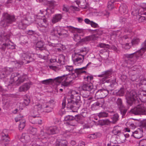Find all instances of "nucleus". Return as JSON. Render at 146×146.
Masks as SVG:
<instances>
[{
	"instance_id": "f257e3e1",
	"label": "nucleus",
	"mask_w": 146,
	"mask_h": 146,
	"mask_svg": "<svg viewBox=\"0 0 146 146\" xmlns=\"http://www.w3.org/2000/svg\"><path fill=\"white\" fill-rule=\"evenodd\" d=\"M142 48L136 53H134L125 55V60L124 62V66L130 67L135 62L137 57H139L143 55L146 51V39L142 44Z\"/></svg>"
},
{
	"instance_id": "f03ea898",
	"label": "nucleus",
	"mask_w": 146,
	"mask_h": 146,
	"mask_svg": "<svg viewBox=\"0 0 146 146\" xmlns=\"http://www.w3.org/2000/svg\"><path fill=\"white\" fill-rule=\"evenodd\" d=\"M15 20L16 18L14 15L4 13L2 14L0 25L1 26L5 27L15 22Z\"/></svg>"
},
{
	"instance_id": "7ed1b4c3",
	"label": "nucleus",
	"mask_w": 146,
	"mask_h": 146,
	"mask_svg": "<svg viewBox=\"0 0 146 146\" xmlns=\"http://www.w3.org/2000/svg\"><path fill=\"white\" fill-rule=\"evenodd\" d=\"M27 77L25 74L20 76L17 73H13L11 75L10 82L11 84L14 83L16 85L19 86L25 81Z\"/></svg>"
},
{
	"instance_id": "20e7f679",
	"label": "nucleus",
	"mask_w": 146,
	"mask_h": 146,
	"mask_svg": "<svg viewBox=\"0 0 146 146\" xmlns=\"http://www.w3.org/2000/svg\"><path fill=\"white\" fill-rule=\"evenodd\" d=\"M59 132V129L56 126L49 128L47 131L46 133L44 134L43 131H41L40 133L38 138V139L42 140H46V138L45 137L46 134L48 135H53L58 133Z\"/></svg>"
},
{
	"instance_id": "39448f33",
	"label": "nucleus",
	"mask_w": 146,
	"mask_h": 146,
	"mask_svg": "<svg viewBox=\"0 0 146 146\" xmlns=\"http://www.w3.org/2000/svg\"><path fill=\"white\" fill-rule=\"evenodd\" d=\"M130 112L135 115H146V109L143 104L138 105L130 110Z\"/></svg>"
},
{
	"instance_id": "423d86ee",
	"label": "nucleus",
	"mask_w": 146,
	"mask_h": 146,
	"mask_svg": "<svg viewBox=\"0 0 146 146\" xmlns=\"http://www.w3.org/2000/svg\"><path fill=\"white\" fill-rule=\"evenodd\" d=\"M42 109V105L38 104L35 105L31 110L30 113L32 117L35 118L38 117L41 112L40 110Z\"/></svg>"
},
{
	"instance_id": "0eeeda50",
	"label": "nucleus",
	"mask_w": 146,
	"mask_h": 146,
	"mask_svg": "<svg viewBox=\"0 0 146 146\" xmlns=\"http://www.w3.org/2000/svg\"><path fill=\"white\" fill-rule=\"evenodd\" d=\"M74 75V73H72L71 75L70 74L68 75H64L62 76L58 77L55 78V80H56L58 82H60L63 80H65L66 81L71 84L72 82L73 79H74L75 78Z\"/></svg>"
},
{
	"instance_id": "6e6552de",
	"label": "nucleus",
	"mask_w": 146,
	"mask_h": 146,
	"mask_svg": "<svg viewBox=\"0 0 146 146\" xmlns=\"http://www.w3.org/2000/svg\"><path fill=\"white\" fill-rule=\"evenodd\" d=\"M137 96L135 91L134 90H131L127 95L126 98L127 103L131 105L134 101L135 102H138V101L135 100Z\"/></svg>"
},
{
	"instance_id": "1a4fd4ad",
	"label": "nucleus",
	"mask_w": 146,
	"mask_h": 146,
	"mask_svg": "<svg viewBox=\"0 0 146 146\" xmlns=\"http://www.w3.org/2000/svg\"><path fill=\"white\" fill-rule=\"evenodd\" d=\"M74 99L75 100H70L69 101L67 104V107L68 108L70 109H72L76 106L80 100V97L79 95L75 96V98Z\"/></svg>"
},
{
	"instance_id": "9d476101",
	"label": "nucleus",
	"mask_w": 146,
	"mask_h": 146,
	"mask_svg": "<svg viewBox=\"0 0 146 146\" xmlns=\"http://www.w3.org/2000/svg\"><path fill=\"white\" fill-rule=\"evenodd\" d=\"M76 55H78L75 59L73 60L74 64L76 66H79L81 65L83 62L84 60V54H79V53H76Z\"/></svg>"
},
{
	"instance_id": "9b49d317",
	"label": "nucleus",
	"mask_w": 146,
	"mask_h": 146,
	"mask_svg": "<svg viewBox=\"0 0 146 146\" xmlns=\"http://www.w3.org/2000/svg\"><path fill=\"white\" fill-rule=\"evenodd\" d=\"M23 116L19 115L15 118L16 122L20 121V124L19 125V130H22L25 127L26 125V120L23 119Z\"/></svg>"
},
{
	"instance_id": "f8f14e48",
	"label": "nucleus",
	"mask_w": 146,
	"mask_h": 146,
	"mask_svg": "<svg viewBox=\"0 0 146 146\" xmlns=\"http://www.w3.org/2000/svg\"><path fill=\"white\" fill-rule=\"evenodd\" d=\"M0 49L4 51L6 49H13L14 46L9 43L5 42L2 38L0 36Z\"/></svg>"
},
{
	"instance_id": "ddd939ff",
	"label": "nucleus",
	"mask_w": 146,
	"mask_h": 146,
	"mask_svg": "<svg viewBox=\"0 0 146 146\" xmlns=\"http://www.w3.org/2000/svg\"><path fill=\"white\" fill-rule=\"evenodd\" d=\"M112 74V71L111 70H108L102 72V74L99 75L98 76L102 77L100 80L103 83L106 82H107L106 81V79L109 78Z\"/></svg>"
},
{
	"instance_id": "4468645a",
	"label": "nucleus",
	"mask_w": 146,
	"mask_h": 146,
	"mask_svg": "<svg viewBox=\"0 0 146 146\" xmlns=\"http://www.w3.org/2000/svg\"><path fill=\"white\" fill-rule=\"evenodd\" d=\"M116 103L119 108L122 117L127 112V109L125 108L122 104V100L120 98H118L117 101Z\"/></svg>"
},
{
	"instance_id": "2eb2a0df",
	"label": "nucleus",
	"mask_w": 146,
	"mask_h": 146,
	"mask_svg": "<svg viewBox=\"0 0 146 146\" xmlns=\"http://www.w3.org/2000/svg\"><path fill=\"white\" fill-rule=\"evenodd\" d=\"M108 90L104 89L99 90L95 94V97L97 99L104 98L108 95Z\"/></svg>"
},
{
	"instance_id": "dca6fc26",
	"label": "nucleus",
	"mask_w": 146,
	"mask_h": 146,
	"mask_svg": "<svg viewBox=\"0 0 146 146\" xmlns=\"http://www.w3.org/2000/svg\"><path fill=\"white\" fill-rule=\"evenodd\" d=\"M81 88L83 90L88 91L91 94L94 93L95 91V89L93 88L92 84L90 83L83 84L81 86Z\"/></svg>"
},
{
	"instance_id": "f3484780",
	"label": "nucleus",
	"mask_w": 146,
	"mask_h": 146,
	"mask_svg": "<svg viewBox=\"0 0 146 146\" xmlns=\"http://www.w3.org/2000/svg\"><path fill=\"white\" fill-rule=\"evenodd\" d=\"M13 71V70L12 68H4L2 69V71L0 74V76L1 78H5L9 75Z\"/></svg>"
},
{
	"instance_id": "a211bd4d",
	"label": "nucleus",
	"mask_w": 146,
	"mask_h": 146,
	"mask_svg": "<svg viewBox=\"0 0 146 146\" xmlns=\"http://www.w3.org/2000/svg\"><path fill=\"white\" fill-rule=\"evenodd\" d=\"M30 87V84L29 83H25L19 87L18 91L20 92H25L29 89Z\"/></svg>"
},
{
	"instance_id": "6ab92c4d",
	"label": "nucleus",
	"mask_w": 146,
	"mask_h": 146,
	"mask_svg": "<svg viewBox=\"0 0 146 146\" xmlns=\"http://www.w3.org/2000/svg\"><path fill=\"white\" fill-rule=\"evenodd\" d=\"M91 64V62L89 63L85 67H84L81 68H76L74 70V72L76 74V75L74 74V76L75 77H78V75L81 73H86V72L85 71L83 70V69H85L87 66Z\"/></svg>"
},
{
	"instance_id": "aec40b11",
	"label": "nucleus",
	"mask_w": 146,
	"mask_h": 146,
	"mask_svg": "<svg viewBox=\"0 0 146 146\" xmlns=\"http://www.w3.org/2000/svg\"><path fill=\"white\" fill-rule=\"evenodd\" d=\"M31 54L28 52H23L22 54L21 58L23 60H27V63H28L32 60L29 61L28 59H30L31 58Z\"/></svg>"
},
{
	"instance_id": "412c9836",
	"label": "nucleus",
	"mask_w": 146,
	"mask_h": 146,
	"mask_svg": "<svg viewBox=\"0 0 146 146\" xmlns=\"http://www.w3.org/2000/svg\"><path fill=\"white\" fill-rule=\"evenodd\" d=\"M37 24L40 27H46V26L48 25V23L47 20L44 17L39 19L38 21Z\"/></svg>"
},
{
	"instance_id": "4be33fe9",
	"label": "nucleus",
	"mask_w": 146,
	"mask_h": 146,
	"mask_svg": "<svg viewBox=\"0 0 146 146\" xmlns=\"http://www.w3.org/2000/svg\"><path fill=\"white\" fill-rule=\"evenodd\" d=\"M27 20L26 19H23L18 23V27L20 29H25L27 27L26 22Z\"/></svg>"
},
{
	"instance_id": "5701e85b",
	"label": "nucleus",
	"mask_w": 146,
	"mask_h": 146,
	"mask_svg": "<svg viewBox=\"0 0 146 146\" xmlns=\"http://www.w3.org/2000/svg\"><path fill=\"white\" fill-rule=\"evenodd\" d=\"M59 29L60 27H58L53 28L52 30L51 31V35L54 36H56L58 34L59 35H62V33L59 32L58 30Z\"/></svg>"
},
{
	"instance_id": "b1692460",
	"label": "nucleus",
	"mask_w": 146,
	"mask_h": 146,
	"mask_svg": "<svg viewBox=\"0 0 146 146\" xmlns=\"http://www.w3.org/2000/svg\"><path fill=\"white\" fill-rule=\"evenodd\" d=\"M62 18V16L60 14H57L53 16L52 21L53 23H55L60 21Z\"/></svg>"
},
{
	"instance_id": "393cba45",
	"label": "nucleus",
	"mask_w": 146,
	"mask_h": 146,
	"mask_svg": "<svg viewBox=\"0 0 146 146\" xmlns=\"http://www.w3.org/2000/svg\"><path fill=\"white\" fill-rule=\"evenodd\" d=\"M119 10L120 13L122 14L126 13L127 12V6L125 4H122L119 7Z\"/></svg>"
},
{
	"instance_id": "a878e982",
	"label": "nucleus",
	"mask_w": 146,
	"mask_h": 146,
	"mask_svg": "<svg viewBox=\"0 0 146 146\" xmlns=\"http://www.w3.org/2000/svg\"><path fill=\"white\" fill-rule=\"evenodd\" d=\"M121 127L116 126L114 127L112 131V133L114 135H117L121 133Z\"/></svg>"
},
{
	"instance_id": "bb28decb",
	"label": "nucleus",
	"mask_w": 146,
	"mask_h": 146,
	"mask_svg": "<svg viewBox=\"0 0 146 146\" xmlns=\"http://www.w3.org/2000/svg\"><path fill=\"white\" fill-rule=\"evenodd\" d=\"M21 139L23 142H28L30 139V137L27 134H23Z\"/></svg>"
},
{
	"instance_id": "cd10ccee",
	"label": "nucleus",
	"mask_w": 146,
	"mask_h": 146,
	"mask_svg": "<svg viewBox=\"0 0 146 146\" xmlns=\"http://www.w3.org/2000/svg\"><path fill=\"white\" fill-rule=\"evenodd\" d=\"M44 43L42 41H38L36 44V46L37 50H39L42 51L45 49V48L43 47Z\"/></svg>"
},
{
	"instance_id": "c85d7f7f",
	"label": "nucleus",
	"mask_w": 146,
	"mask_h": 146,
	"mask_svg": "<svg viewBox=\"0 0 146 146\" xmlns=\"http://www.w3.org/2000/svg\"><path fill=\"white\" fill-rule=\"evenodd\" d=\"M10 140H9L7 138H1L0 140V146H6L9 143Z\"/></svg>"
},
{
	"instance_id": "c756f323",
	"label": "nucleus",
	"mask_w": 146,
	"mask_h": 146,
	"mask_svg": "<svg viewBox=\"0 0 146 146\" xmlns=\"http://www.w3.org/2000/svg\"><path fill=\"white\" fill-rule=\"evenodd\" d=\"M42 106V108H43L44 109L46 112H50L52 110L53 106H50L48 104H46L45 106L44 105Z\"/></svg>"
},
{
	"instance_id": "7c9ffc66",
	"label": "nucleus",
	"mask_w": 146,
	"mask_h": 146,
	"mask_svg": "<svg viewBox=\"0 0 146 146\" xmlns=\"http://www.w3.org/2000/svg\"><path fill=\"white\" fill-rule=\"evenodd\" d=\"M8 131L7 129H5L3 130L2 133V139L5 138V139L7 138L9 140V138L8 137Z\"/></svg>"
},
{
	"instance_id": "2f4dec72",
	"label": "nucleus",
	"mask_w": 146,
	"mask_h": 146,
	"mask_svg": "<svg viewBox=\"0 0 146 146\" xmlns=\"http://www.w3.org/2000/svg\"><path fill=\"white\" fill-rule=\"evenodd\" d=\"M110 84L109 86V87H111V88H109V89L110 91L112 90L115 87V85H116L117 83L116 82L115 79H113L111 80L110 82Z\"/></svg>"
},
{
	"instance_id": "473e14b6",
	"label": "nucleus",
	"mask_w": 146,
	"mask_h": 146,
	"mask_svg": "<svg viewBox=\"0 0 146 146\" xmlns=\"http://www.w3.org/2000/svg\"><path fill=\"white\" fill-rule=\"evenodd\" d=\"M30 100L29 96L25 95L24 97V103L26 106H27L30 103Z\"/></svg>"
},
{
	"instance_id": "72a5a7b5",
	"label": "nucleus",
	"mask_w": 146,
	"mask_h": 146,
	"mask_svg": "<svg viewBox=\"0 0 146 146\" xmlns=\"http://www.w3.org/2000/svg\"><path fill=\"white\" fill-rule=\"evenodd\" d=\"M119 116L116 113L114 114L111 117L112 119L111 123H115L117 121L119 120Z\"/></svg>"
},
{
	"instance_id": "f704fd0d",
	"label": "nucleus",
	"mask_w": 146,
	"mask_h": 146,
	"mask_svg": "<svg viewBox=\"0 0 146 146\" xmlns=\"http://www.w3.org/2000/svg\"><path fill=\"white\" fill-rule=\"evenodd\" d=\"M94 36L93 35L90 36L86 37L81 40L82 42H87L93 40Z\"/></svg>"
},
{
	"instance_id": "c9c22d12",
	"label": "nucleus",
	"mask_w": 146,
	"mask_h": 146,
	"mask_svg": "<svg viewBox=\"0 0 146 146\" xmlns=\"http://www.w3.org/2000/svg\"><path fill=\"white\" fill-rule=\"evenodd\" d=\"M79 3L80 7L83 8H85L86 7V0H80Z\"/></svg>"
},
{
	"instance_id": "e433bc0d",
	"label": "nucleus",
	"mask_w": 146,
	"mask_h": 146,
	"mask_svg": "<svg viewBox=\"0 0 146 146\" xmlns=\"http://www.w3.org/2000/svg\"><path fill=\"white\" fill-rule=\"evenodd\" d=\"M48 3L50 7L53 9L54 7L57 5V3L54 1L51 0L48 1Z\"/></svg>"
},
{
	"instance_id": "4c0bfd02",
	"label": "nucleus",
	"mask_w": 146,
	"mask_h": 146,
	"mask_svg": "<svg viewBox=\"0 0 146 146\" xmlns=\"http://www.w3.org/2000/svg\"><path fill=\"white\" fill-rule=\"evenodd\" d=\"M39 29V30L43 33H46L49 31V29L48 27V25L46 26V27H43Z\"/></svg>"
},
{
	"instance_id": "58836bf2",
	"label": "nucleus",
	"mask_w": 146,
	"mask_h": 146,
	"mask_svg": "<svg viewBox=\"0 0 146 146\" xmlns=\"http://www.w3.org/2000/svg\"><path fill=\"white\" fill-rule=\"evenodd\" d=\"M100 104L98 102H96L93 104L91 107V109L92 110H96L99 108Z\"/></svg>"
},
{
	"instance_id": "ea45409f",
	"label": "nucleus",
	"mask_w": 146,
	"mask_h": 146,
	"mask_svg": "<svg viewBox=\"0 0 146 146\" xmlns=\"http://www.w3.org/2000/svg\"><path fill=\"white\" fill-rule=\"evenodd\" d=\"M98 116L100 118L107 117L108 116V113L105 112H101L98 114Z\"/></svg>"
},
{
	"instance_id": "a19ab883",
	"label": "nucleus",
	"mask_w": 146,
	"mask_h": 146,
	"mask_svg": "<svg viewBox=\"0 0 146 146\" xmlns=\"http://www.w3.org/2000/svg\"><path fill=\"white\" fill-rule=\"evenodd\" d=\"M98 46L101 48H106L108 49H110V46L109 45L102 43H100Z\"/></svg>"
},
{
	"instance_id": "79ce46f5",
	"label": "nucleus",
	"mask_w": 146,
	"mask_h": 146,
	"mask_svg": "<svg viewBox=\"0 0 146 146\" xmlns=\"http://www.w3.org/2000/svg\"><path fill=\"white\" fill-rule=\"evenodd\" d=\"M53 81V80L52 79H49L42 81H41V83L44 84L48 85Z\"/></svg>"
},
{
	"instance_id": "37998d69",
	"label": "nucleus",
	"mask_w": 146,
	"mask_h": 146,
	"mask_svg": "<svg viewBox=\"0 0 146 146\" xmlns=\"http://www.w3.org/2000/svg\"><path fill=\"white\" fill-rule=\"evenodd\" d=\"M140 42L139 38H135L131 40V43L132 45L137 44Z\"/></svg>"
},
{
	"instance_id": "c03bdc74",
	"label": "nucleus",
	"mask_w": 146,
	"mask_h": 146,
	"mask_svg": "<svg viewBox=\"0 0 146 146\" xmlns=\"http://www.w3.org/2000/svg\"><path fill=\"white\" fill-rule=\"evenodd\" d=\"M124 93V90L123 88H121L118 91L116 92L117 95L119 96H122Z\"/></svg>"
},
{
	"instance_id": "a18cd8bd",
	"label": "nucleus",
	"mask_w": 146,
	"mask_h": 146,
	"mask_svg": "<svg viewBox=\"0 0 146 146\" xmlns=\"http://www.w3.org/2000/svg\"><path fill=\"white\" fill-rule=\"evenodd\" d=\"M65 67L66 70L69 72H72L74 70L73 67L72 66L67 65L65 66Z\"/></svg>"
},
{
	"instance_id": "49530a36",
	"label": "nucleus",
	"mask_w": 146,
	"mask_h": 146,
	"mask_svg": "<svg viewBox=\"0 0 146 146\" xmlns=\"http://www.w3.org/2000/svg\"><path fill=\"white\" fill-rule=\"evenodd\" d=\"M99 135V133H97L92 134L89 136V137L91 139H95L98 137Z\"/></svg>"
},
{
	"instance_id": "de8ad7c7",
	"label": "nucleus",
	"mask_w": 146,
	"mask_h": 146,
	"mask_svg": "<svg viewBox=\"0 0 146 146\" xmlns=\"http://www.w3.org/2000/svg\"><path fill=\"white\" fill-rule=\"evenodd\" d=\"M60 141V146H67V142L66 141L64 140H59Z\"/></svg>"
},
{
	"instance_id": "09e8293b",
	"label": "nucleus",
	"mask_w": 146,
	"mask_h": 146,
	"mask_svg": "<svg viewBox=\"0 0 146 146\" xmlns=\"http://www.w3.org/2000/svg\"><path fill=\"white\" fill-rule=\"evenodd\" d=\"M74 119V117L71 115H67L64 117V120L65 121H71Z\"/></svg>"
},
{
	"instance_id": "8fccbe9b",
	"label": "nucleus",
	"mask_w": 146,
	"mask_h": 146,
	"mask_svg": "<svg viewBox=\"0 0 146 146\" xmlns=\"http://www.w3.org/2000/svg\"><path fill=\"white\" fill-rule=\"evenodd\" d=\"M101 123H102V125H109L111 122V121L108 119L103 120L101 121Z\"/></svg>"
},
{
	"instance_id": "3c124183",
	"label": "nucleus",
	"mask_w": 146,
	"mask_h": 146,
	"mask_svg": "<svg viewBox=\"0 0 146 146\" xmlns=\"http://www.w3.org/2000/svg\"><path fill=\"white\" fill-rule=\"evenodd\" d=\"M81 39L80 35L78 34H75L74 35V40L77 42L79 41Z\"/></svg>"
},
{
	"instance_id": "603ef678",
	"label": "nucleus",
	"mask_w": 146,
	"mask_h": 146,
	"mask_svg": "<svg viewBox=\"0 0 146 146\" xmlns=\"http://www.w3.org/2000/svg\"><path fill=\"white\" fill-rule=\"evenodd\" d=\"M69 28L70 30H72L73 31L75 29L77 30V32L79 33H81L82 31V29H78L77 28H74L71 26L69 27Z\"/></svg>"
},
{
	"instance_id": "864d4df0",
	"label": "nucleus",
	"mask_w": 146,
	"mask_h": 146,
	"mask_svg": "<svg viewBox=\"0 0 146 146\" xmlns=\"http://www.w3.org/2000/svg\"><path fill=\"white\" fill-rule=\"evenodd\" d=\"M49 67L50 69H52L55 71H58L60 68L58 66H53L52 65L49 66Z\"/></svg>"
},
{
	"instance_id": "5fc2aeb1",
	"label": "nucleus",
	"mask_w": 146,
	"mask_h": 146,
	"mask_svg": "<svg viewBox=\"0 0 146 146\" xmlns=\"http://www.w3.org/2000/svg\"><path fill=\"white\" fill-rule=\"evenodd\" d=\"M84 79L85 81L90 82L93 79V77L92 76H87L84 77Z\"/></svg>"
},
{
	"instance_id": "6e6d98bb",
	"label": "nucleus",
	"mask_w": 146,
	"mask_h": 146,
	"mask_svg": "<svg viewBox=\"0 0 146 146\" xmlns=\"http://www.w3.org/2000/svg\"><path fill=\"white\" fill-rule=\"evenodd\" d=\"M70 83L64 80L62 83V85L64 87H68L70 85Z\"/></svg>"
},
{
	"instance_id": "4d7b16f0",
	"label": "nucleus",
	"mask_w": 146,
	"mask_h": 146,
	"mask_svg": "<svg viewBox=\"0 0 146 146\" xmlns=\"http://www.w3.org/2000/svg\"><path fill=\"white\" fill-rule=\"evenodd\" d=\"M55 102L54 99H51L46 104H48L50 106H53V105L55 104Z\"/></svg>"
},
{
	"instance_id": "13d9d810",
	"label": "nucleus",
	"mask_w": 146,
	"mask_h": 146,
	"mask_svg": "<svg viewBox=\"0 0 146 146\" xmlns=\"http://www.w3.org/2000/svg\"><path fill=\"white\" fill-rule=\"evenodd\" d=\"M64 57L62 55H61L59 56V58H58V62L59 63V64L61 63L62 61H64Z\"/></svg>"
},
{
	"instance_id": "bf43d9fd",
	"label": "nucleus",
	"mask_w": 146,
	"mask_h": 146,
	"mask_svg": "<svg viewBox=\"0 0 146 146\" xmlns=\"http://www.w3.org/2000/svg\"><path fill=\"white\" fill-rule=\"evenodd\" d=\"M146 128V120L143 121L141 123V124L140 128Z\"/></svg>"
},
{
	"instance_id": "052dcab7",
	"label": "nucleus",
	"mask_w": 146,
	"mask_h": 146,
	"mask_svg": "<svg viewBox=\"0 0 146 146\" xmlns=\"http://www.w3.org/2000/svg\"><path fill=\"white\" fill-rule=\"evenodd\" d=\"M139 144L142 146H146V139L141 140L139 142Z\"/></svg>"
},
{
	"instance_id": "680f3d73",
	"label": "nucleus",
	"mask_w": 146,
	"mask_h": 146,
	"mask_svg": "<svg viewBox=\"0 0 146 146\" xmlns=\"http://www.w3.org/2000/svg\"><path fill=\"white\" fill-rule=\"evenodd\" d=\"M108 7L109 10H111L112 9L113 7V5L111 1L108 2Z\"/></svg>"
},
{
	"instance_id": "e2e57ef3",
	"label": "nucleus",
	"mask_w": 146,
	"mask_h": 146,
	"mask_svg": "<svg viewBox=\"0 0 146 146\" xmlns=\"http://www.w3.org/2000/svg\"><path fill=\"white\" fill-rule=\"evenodd\" d=\"M139 131H135L134 132H132V134H138L139 133H141L143 132V130L142 128H140L139 129Z\"/></svg>"
},
{
	"instance_id": "0e129e2a",
	"label": "nucleus",
	"mask_w": 146,
	"mask_h": 146,
	"mask_svg": "<svg viewBox=\"0 0 146 146\" xmlns=\"http://www.w3.org/2000/svg\"><path fill=\"white\" fill-rule=\"evenodd\" d=\"M66 99L65 98H64L62 100V108L63 109H64L66 105Z\"/></svg>"
},
{
	"instance_id": "69168bd1",
	"label": "nucleus",
	"mask_w": 146,
	"mask_h": 146,
	"mask_svg": "<svg viewBox=\"0 0 146 146\" xmlns=\"http://www.w3.org/2000/svg\"><path fill=\"white\" fill-rule=\"evenodd\" d=\"M90 25L91 26L94 28H96L98 27V25L97 23L92 21Z\"/></svg>"
},
{
	"instance_id": "338daca9",
	"label": "nucleus",
	"mask_w": 146,
	"mask_h": 146,
	"mask_svg": "<svg viewBox=\"0 0 146 146\" xmlns=\"http://www.w3.org/2000/svg\"><path fill=\"white\" fill-rule=\"evenodd\" d=\"M109 14L110 13L109 12L105 11L102 12V16H106L107 17H108L109 16Z\"/></svg>"
},
{
	"instance_id": "774afa93",
	"label": "nucleus",
	"mask_w": 146,
	"mask_h": 146,
	"mask_svg": "<svg viewBox=\"0 0 146 146\" xmlns=\"http://www.w3.org/2000/svg\"><path fill=\"white\" fill-rule=\"evenodd\" d=\"M79 52H78L79 53V54H80V53H83L84 52H85L86 53V48H82L81 49H79Z\"/></svg>"
}]
</instances>
